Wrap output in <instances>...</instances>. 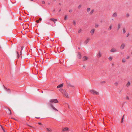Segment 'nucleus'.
<instances>
[{"mask_svg":"<svg viewBox=\"0 0 132 132\" xmlns=\"http://www.w3.org/2000/svg\"><path fill=\"white\" fill-rule=\"evenodd\" d=\"M90 9L89 7H88L87 9V11L88 12H89L90 10Z\"/></svg>","mask_w":132,"mask_h":132,"instance_id":"23","label":"nucleus"},{"mask_svg":"<svg viewBox=\"0 0 132 132\" xmlns=\"http://www.w3.org/2000/svg\"><path fill=\"white\" fill-rule=\"evenodd\" d=\"M120 24H118V26H117V30H118L119 29H120Z\"/></svg>","mask_w":132,"mask_h":132,"instance_id":"19","label":"nucleus"},{"mask_svg":"<svg viewBox=\"0 0 132 132\" xmlns=\"http://www.w3.org/2000/svg\"><path fill=\"white\" fill-rule=\"evenodd\" d=\"M20 55L21 56V57H22V51H21L20 52Z\"/></svg>","mask_w":132,"mask_h":132,"instance_id":"36","label":"nucleus"},{"mask_svg":"<svg viewBox=\"0 0 132 132\" xmlns=\"http://www.w3.org/2000/svg\"><path fill=\"white\" fill-rule=\"evenodd\" d=\"M125 46H126V45H125V43H122L121 44V45L120 47V49H121V50H122L124 48Z\"/></svg>","mask_w":132,"mask_h":132,"instance_id":"2","label":"nucleus"},{"mask_svg":"<svg viewBox=\"0 0 132 132\" xmlns=\"http://www.w3.org/2000/svg\"><path fill=\"white\" fill-rule=\"evenodd\" d=\"M126 98L127 100H128L129 99V98L128 96L126 97Z\"/></svg>","mask_w":132,"mask_h":132,"instance_id":"38","label":"nucleus"},{"mask_svg":"<svg viewBox=\"0 0 132 132\" xmlns=\"http://www.w3.org/2000/svg\"><path fill=\"white\" fill-rule=\"evenodd\" d=\"M7 113L9 114H11V110L9 109H8L7 110Z\"/></svg>","mask_w":132,"mask_h":132,"instance_id":"15","label":"nucleus"},{"mask_svg":"<svg viewBox=\"0 0 132 132\" xmlns=\"http://www.w3.org/2000/svg\"><path fill=\"white\" fill-rule=\"evenodd\" d=\"M0 126H1L2 129L4 131V132H5V131L4 130V128H3V126L1 125H0Z\"/></svg>","mask_w":132,"mask_h":132,"instance_id":"27","label":"nucleus"},{"mask_svg":"<svg viewBox=\"0 0 132 132\" xmlns=\"http://www.w3.org/2000/svg\"><path fill=\"white\" fill-rule=\"evenodd\" d=\"M81 5H79L78 7V9H80L81 7Z\"/></svg>","mask_w":132,"mask_h":132,"instance_id":"33","label":"nucleus"},{"mask_svg":"<svg viewBox=\"0 0 132 132\" xmlns=\"http://www.w3.org/2000/svg\"><path fill=\"white\" fill-rule=\"evenodd\" d=\"M42 20V19L41 18H39V20L40 21H41Z\"/></svg>","mask_w":132,"mask_h":132,"instance_id":"47","label":"nucleus"},{"mask_svg":"<svg viewBox=\"0 0 132 132\" xmlns=\"http://www.w3.org/2000/svg\"><path fill=\"white\" fill-rule=\"evenodd\" d=\"M58 101L56 99H51L50 101V103H49V105H50L52 108L54 110L57 111H58V110L56 109L54 107L52 103L54 102V103H58Z\"/></svg>","mask_w":132,"mask_h":132,"instance_id":"1","label":"nucleus"},{"mask_svg":"<svg viewBox=\"0 0 132 132\" xmlns=\"http://www.w3.org/2000/svg\"><path fill=\"white\" fill-rule=\"evenodd\" d=\"M82 60L83 61H86L88 59V58L86 56H84L82 58Z\"/></svg>","mask_w":132,"mask_h":132,"instance_id":"13","label":"nucleus"},{"mask_svg":"<svg viewBox=\"0 0 132 132\" xmlns=\"http://www.w3.org/2000/svg\"><path fill=\"white\" fill-rule=\"evenodd\" d=\"M63 96L64 97H68V93L66 92V91L65 90V91H64L63 92Z\"/></svg>","mask_w":132,"mask_h":132,"instance_id":"5","label":"nucleus"},{"mask_svg":"<svg viewBox=\"0 0 132 132\" xmlns=\"http://www.w3.org/2000/svg\"><path fill=\"white\" fill-rule=\"evenodd\" d=\"M42 3L43 4H45V2L44 1H42Z\"/></svg>","mask_w":132,"mask_h":132,"instance_id":"41","label":"nucleus"},{"mask_svg":"<svg viewBox=\"0 0 132 132\" xmlns=\"http://www.w3.org/2000/svg\"><path fill=\"white\" fill-rule=\"evenodd\" d=\"M72 10H69V12H72Z\"/></svg>","mask_w":132,"mask_h":132,"instance_id":"45","label":"nucleus"},{"mask_svg":"<svg viewBox=\"0 0 132 132\" xmlns=\"http://www.w3.org/2000/svg\"><path fill=\"white\" fill-rule=\"evenodd\" d=\"M47 130L49 132H50L51 131L50 129L48 128H47Z\"/></svg>","mask_w":132,"mask_h":132,"instance_id":"35","label":"nucleus"},{"mask_svg":"<svg viewBox=\"0 0 132 132\" xmlns=\"http://www.w3.org/2000/svg\"><path fill=\"white\" fill-rule=\"evenodd\" d=\"M83 67H84V68H85V65H84V66H83Z\"/></svg>","mask_w":132,"mask_h":132,"instance_id":"49","label":"nucleus"},{"mask_svg":"<svg viewBox=\"0 0 132 132\" xmlns=\"http://www.w3.org/2000/svg\"><path fill=\"white\" fill-rule=\"evenodd\" d=\"M125 103H126V102H125Z\"/></svg>","mask_w":132,"mask_h":132,"instance_id":"53","label":"nucleus"},{"mask_svg":"<svg viewBox=\"0 0 132 132\" xmlns=\"http://www.w3.org/2000/svg\"><path fill=\"white\" fill-rule=\"evenodd\" d=\"M61 11V10H60L59 11V12H60V11Z\"/></svg>","mask_w":132,"mask_h":132,"instance_id":"51","label":"nucleus"},{"mask_svg":"<svg viewBox=\"0 0 132 132\" xmlns=\"http://www.w3.org/2000/svg\"><path fill=\"white\" fill-rule=\"evenodd\" d=\"M102 56V54L101 53L100 51H99L98 53H97V57L99 58L100 57Z\"/></svg>","mask_w":132,"mask_h":132,"instance_id":"9","label":"nucleus"},{"mask_svg":"<svg viewBox=\"0 0 132 132\" xmlns=\"http://www.w3.org/2000/svg\"><path fill=\"white\" fill-rule=\"evenodd\" d=\"M67 15H66L65 16L64 18V20H66L67 19Z\"/></svg>","mask_w":132,"mask_h":132,"instance_id":"34","label":"nucleus"},{"mask_svg":"<svg viewBox=\"0 0 132 132\" xmlns=\"http://www.w3.org/2000/svg\"><path fill=\"white\" fill-rule=\"evenodd\" d=\"M130 85V83H127L126 85V86L127 87H128Z\"/></svg>","mask_w":132,"mask_h":132,"instance_id":"32","label":"nucleus"},{"mask_svg":"<svg viewBox=\"0 0 132 132\" xmlns=\"http://www.w3.org/2000/svg\"><path fill=\"white\" fill-rule=\"evenodd\" d=\"M59 90L60 92L62 93L64 91H65V89H61V88H60V89H59Z\"/></svg>","mask_w":132,"mask_h":132,"instance_id":"17","label":"nucleus"},{"mask_svg":"<svg viewBox=\"0 0 132 132\" xmlns=\"http://www.w3.org/2000/svg\"><path fill=\"white\" fill-rule=\"evenodd\" d=\"M90 92L92 93L93 94H95L96 95H98L99 94V93L96 91H95L94 90H90Z\"/></svg>","mask_w":132,"mask_h":132,"instance_id":"3","label":"nucleus"},{"mask_svg":"<svg viewBox=\"0 0 132 132\" xmlns=\"http://www.w3.org/2000/svg\"><path fill=\"white\" fill-rule=\"evenodd\" d=\"M81 31H82V30L81 29H80L78 31V33H80Z\"/></svg>","mask_w":132,"mask_h":132,"instance_id":"30","label":"nucleus"},{"mask_svg":"<svg viewBox=\"0 0 132 132\" xmlns=\"http://www.w3.org/2000/svg\"><path fill=\"white\" fill-rule=\"evenodd\" d=\"M129 58H130V56H128L127 57V59H129Z\"/></svg>","mask_w":132,"mask_h":132,"instance_id":"39","label":"nucleus"},{"mask_svg":"<svg viewBox=\"0 0 132 132\" xmlns=\"http://www.w3.org/2000/svg\"><path fill=\"white\" fill-rule=\"evenodd\" d=\"M50 20H52V21H53L55 24V21H57V20L56 19H55L53 18H51L50 19Z\"/></svg>","mask_w":132,"mask_h":132,"instance_id":"14","label":"nucleus"},{"mask_svg":"<svg viewBox=\"0 0 132 132\" xmlns=\"http://www.w3.org/2000/svg\"><path fill=\"white\" fill-rule=\"evenodd\" d=\"M42 93H43V91H42Z\"/></svg>","mask_w":132,"mask_h":132,"instance_id":"52","label":"nucleus"},{"mask_svg":"<svg viewBox=\"0 0 132 132\" xmlns=\"http://www.w3.org/2000/svg\"><path fill=\"white\" fill-rule=\"evenodd\" d=\"M35 118H40V117H36Z\"/></svg>","mask_w":132,"mask_h":132,"instance_id":"48","label":"nucleus"},{"mask_svg":"<svg viewBox=\"0 0 132 132\" xmlns=\"http://www.w3.org/2000/svg\"><path fill=\"white\" fill-rule=\"evenodd\" d=\"M113 59V57H112L111 56H110L109 58H108V60L110 61H111Z\"/></svg>","mask_w":132,"mask_h":132,"instance_id":"20","label":"nucleus"},{"mask_svg":"<svg viewBox=\"0 0 132 132\" xmlns=\"http://www.w3.org/2000/svg\"><path fill=\"white\" fill-rule=\"evenodd\" d=\"M112 28V26L111 25H110V26L109 27V28H108V29L109 30H110Z\"/></svg>","mask_w":132,"mask_h":132,"instance_id":"22","label":"nucleus"},{"mask_svg":"<svg viewBox=\"0 0 132 132\" xmlns=\"http://www.w3.org/2000/svg\"><path fill=\"white\" fill-rule=\"evenodd\" d=\"M63 83H62V84L59 85L57 87V88H61V87H62L63 86Z\"/></svg>","mask_w":132,"mask_h":132,"instance_id":"12","label":"nucleus"},{"mask_svg":"<svg viewBox=\"0 0 132 132\" xmlns=\"http://www.w3.org/2000/svg\"><path fill=\"white\" fill-rule=\"evenodd\" d=\"M117 50L115 48H113L110 50V52L112 53H114L117 52Z\"/></svg>","mask_w":132,"mask_h":132,"instance_id":"4","label":"nucleus"},{"mask_svg":"<svg viewBox=\"0 0 132 132\" xmlns=\"http://www.w3.org/2000/svg\"><path fill=\"white\" fill-rule=\"evenodd\" d=\"M39 20H36V22H37V23H39Z\"/></svg>","mask_w":132,"mask_h":132,"instance_id":"44","label":"nucleus"},{"mask_svg":"<svg viewBox=\"0 0 132 132\" xmlns=\"http://www.w3.org/2000/svg\"><path fill=\"white\" fill-rule=\"evenodd\" d=\"M99 26V25L97 24H95V28H97Z\"/></svg>","mask_w":132,"mask_h":132,"instance_id":"25","label":"nucleus"},{"mask_svg":"<svg viewBox=\"0 0 132 132\" xmlns=\"http://www.w3.org/2000/svg\"><path fill=\"white\" fill-rule=\"evenodd\" d=\"M72 23L74 26H75L76 25V22L75 21V20L73 21L72 22Z\"/></svg>","mask_w":132,"mask_h":132,"instance_id":"24","label":"nucleus"},{"mask_svg":"<svg viewBox=\"0 0 132 132\" xmlns=\"http://www.w3.org/2000/svg\"><path fill=\"white\" fill-rule=\"evenodd\" d=\"M1 43H0V48H2V46H1Z\"/></svg>","mask_w":132,"mask_h":132,"instance_id":"43","label":"nucleus"},{"mask_svg":"<svg viewBox=\"0 0 132 132\" xmlns=\"http://www.w3.org/2000/svg\"><path fill=\"white\" fill-rule=\"evenodd\" d=\"M126 31L125 29H123V33L124 34L126 32Z\"/></svg>","mask_w":132,"mask_h":132,"instance_id":"31","label":"nucleus"},{"mask_svg":"<svg viewBox=\"0 0 132 132\" xmlns=\"http://www.w3.org/2000/svg\"><path fill=\"white\" fill-rule=\"evenodd\" d=\"M124 116V115L122 117V119H121V122L122 123L123 121Z\"/></svg>","mask_w":132,"mask_h":132,"instance_id":"26","label":"nucleus"},{"mask_svg":"<svg viewBox=\"0 0 132 132\" xmlns=\"http://www.w3.org/2000/svg\"><path fill=\"white\" fill-rule=\"evenodd\" d=\"M77 57L78 59H80L81 57V56L80 53L79 52L78 53Z\"/></svg>","mask_w":132,"mask_h":132,"instance_id":"8","label":"nucleus"},{"mask_svg":"<svg viewBox=\"0 0 132 132\" xmlns=\"http://www.w3.org/2000/svg\"><path fill=\"white\" fill-rule=\"evenodd\" d=\"M126 60L124 58H123L122 59V62L123 63H125V62H126Z\"/></svg>","mask_w":132,"mask_h":132,"instance_id":"16","label":"nucleus"},{"mask_svg":"<svg viewBox=\"0 0 132 132\" xmlns=\"http://www.w3.org/2000/svg\"><path fill=\"white\" fill-rule=\"evenodd\" d=\"M129 33H128V34L127 35V36H126V37H128L129 36Z\"/></svg>","mask_w":132,"mask_h":132,"instance_id":"42","label":"nucleus"},{"mask_svg":"<svg viewBox=\"0 0 132 132\" xmlns=\"http://www.w3.org/2000/svg\"><path fill=\"white\" fill-rule=\"evenodd\" d=\"M3 86L4 87V88L5 89V90L6 91H7V92H8L9 93H10L11 92V91H10V89H7V88H6L5 86H4V85H3Z\"/></svg>","mask_w":132,"mask_h":132,"instance_id":"10","label":"nucleus"},{"mask_svg":"<svg viewBox=\"0 0 132 132\" xmlns=\"http://www.w3.org/2000/svg\"><path fill=\"white\" fill-rule=\"evenodd\" d=\"M95 29H92L90 30V33L91 35H93L94 34L95 32Z\"/></svg>","mask_w":132,"mask_h":132,"instance_id":"7","label":"nucleus"},{"mask_svg":"<svg viewBox=\"0 0 132 132\" xmlns=\"http://www.w3.org/2000/svg\"><path fill=\"white\" fill-rule=\"evenodd\" d=\"M68 129H69L67 127H65V128H64L63 129V131H67L68 130Z\"/></svg>","mask_w":132,"mask_h":132,"instance_id":"18","label":"nucleus"},{"mask_svg":"<svg viewBox=\"0 0 132 132\" xmlns=\"http://www.w3.org/2000/svg\"><path fill=\"white\" fill-rule=\"evenodd\" d=\"M38 124L39 125H42V123H40V122H38Z\"/></svg>","mask_w":132,"mask_h":132,"instance_id":"46","label":"nucleus"},{"mask_svg":"<svg viewBox=\"0 0 132 132\" xmlns=\"http://www.w3.org/2000/svg\"><path fill=\"white\" fill-rule=\"evenodd\" d=\"M16 53L17 55V57L18 58H19L20 56L19 55V53L18 52H16Z\"/></svg>","mask_w":132,"mask_h":132,"instance_id":"29","label":"nucleus"},{"mask_svg":"<svg viewBox=\"0 0 132 132\" xmlns=\"http://www.w3.org/2000/svg\"><path fill=\"white\" fill-rule=\"evenodd\" d=\"M117 16V13L116 12H115L112 15V16L113 17H116Z\"/></svg>","mask_w":132,"mask_h":132,"instance_id":"11","label":"nucleus"},{"mask_svg":"<svg viewBox=\"0 0 132 132\" xmlns=\"http://www.w3.org/2000/svg\"><path fill=\"white\" fill-rule=\"evenodd\" d=\"M56 0H53V1H56Z\"/></svg>","mask_w":132,"mask_h":132,"instance_id":"50","label":"nucleus"},{"mask_svg":"<svg viewBox=\"0 0 132 132\" xmlns=\"http://www.w3.org/2000/svg\"><path fill=\"white\" fill-rule=\"evenodd\" d=\"M94 12V10L93 9H92V10L90 13V14H92Z\"/></svg>","mask_w":132,"mask_h":132,"instance_id":"21","label":"nucleus"},{"mask_svg":"<svg viewBox=\"0 0 132 132\" xmlns=\"http://www.w3.org/2000/svg\"><path fill=\"white\" fill-rule=\"evenodd\" d=\"M23 48V46H22L21 48V51H22V50Z\"/></svg>","mask_w":132,"mask_h":132,"instance_id":"37","label":"nucleus"},{"mask_svg":"<svg viewBox=\"0 0 132 132\" xmlns=\"http://www.w3.org/2000/svg\"><path fill=\"white\" fill-rule=\"evenodd\" d=\"M130 16V15L128 13H127V14L126 15V17H127V18H128V17L129 16Z\"/></svg>","mask_w":132,"mask_h":132,"instance_id":"28","label":"nucleus"},{"mask_svg":"<svg viewBox=\"0 0 132 132\" xmlns=\"http://www.w3.org/2000/svg\"><path fill=\"white\" fill-rule=\"evenodd\" d=\"M118 83H114V85L115 86H117L118 85Z\"/></svg>","mask_w":132,"mask_h":132,"instance_id":"40","label":"nucleus"},{"mask_svg":"<svg viewBox=\"0 0 132 132\" xmlns=\"http://www.w3.org/2000/svg\"><path fill=\"white\" fill-rule=\"evenodd\" d=\"M90 39V38H87L86 39L84 42V44L86 45L89 41Z\"/></svg>","mask_w":132,"mask_h":132,"instance_id":"6","label":"nucleus"}]
</instances>
